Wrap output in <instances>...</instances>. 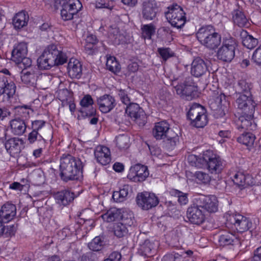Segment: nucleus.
<instances>
[{"instance_id": "58836bf2", "label": "nucleus", "mask_w": 261, "mask_h": 261, "mask_svg": "<svg viewBox=\"0 0 261 261\" xmlns=\"http://www.w3.org/2000/svg\"><path fill=\"white\" fill-rule=\"evenodd\" d=\"M27 141L29 144L36 143L37 146L48 143L47 140L42 136L40 133H35L32 131L28 134Z\"/></svg>"}, {"instance_id": "4be33fe9", "label": "nucleus", "mask_w": 261, "mask_h": 261, "mask_svg": "<svg viewBox=\"0 0 261 261\" xmlns=\"http://www.w3.org/2000/svg\"><path fill=\"white\" fill-rule=\"evenodd\" d=\"M158 7L155 0H145L142 3V15L146 20H153L156 15Z\"/></svg>"}, {"instance_id": "393cba45", "label": "nucleus", "mask_w": 261, "mask_h": 261, "mask_svg": "<svg viewBox=\"0 0 261 261\" xmlns=\"http://www.w3.org/2000/svg\"><path fill=\"white\" fill-rule=\"evenodd\" d=\"M16 215V206L10 202L3 204L0 210V219L4 223H9Z\"/></svg>"}, {"instance_id": "b1692460", "label": "nucleus", "mask_w": 261, "mask_h": 261, "mask_svg": "<svg viewBox=\"0 0 261 261\" xmlns=\"http://www.w3.org/2000/svg\"><path fill=\"white\" fill-rule=\"evenodd\" d=\"M94 156L97 162L103 166L108 165L111 161L110 150L105 146H97L94 150Z\"/></svg>"}, {"instance_id": "c03bdc74", "label": "nucleus", "mask_w": 261, "mask_h": 261, "mask_svg": "<svg viewBox=\"0 0 261 261\" xmlns=\"http://www.w3.org/2000/svg\"><path fill=\"white\" fill-rule=\"evenodd\" d=\"M114 235L118 238H123L128 236L130 231L127 227L120 222L115 223L113 228Z\"/></svg>"}, {"instance_id": "9d476101", "label": "nucleus", "mask_w": 261, "mask_h": 261, "mask_svg": "<svg viewBox=\"0 0 261 261\" xmlns=\"http://www.w3.org/2000/svg\"><path fill=\"white\" fill-rule=\"evenodd\" d=\"M60 5L62 7L61 16L64 21L73 19L83 7L79 0H68Z\"/></svg>"}, {"instance_id": "4d7b16f0", "label": "nucleus", "mask_w": 261, "mask_h": 261, "mask_svg": "<svg viewBox=\"0 0 261 261\" xmlns=\"http://www.w3.org/2000/svg\"><path fill=\"white\" fill-rule=\"evenodd\" d=\"M203 156V153L200 154L199 155L191 154L188 156V160L192 166H195L199 168H203V163L202 161L200 160L202 159Z\"/></svg>"}, {"instance_id": "37998d69", "label": "nucleus", "mask_w": 261, "mask_h": 261, "mask_svg": "<svg viewBox=\"0 0 261 261\" xmlns=\"http://www.w3.org/2000/svg\"><path fill=\"white\" fill-rule=\"evenodd\" d=\"M122 214L120 210L112 208L102 215V218L108 222H111L120 219Z\"/></svg>"}, {"instance_id": "bf43d9fd", "label": "nucleus", "mask_w": 261, "mask_h": 261, "mask_svg": "<svg viewBox=\"0 0 261 261\" xmlns=\"http://www.w3.org/2000/svg\"><path fill=\"white\" fill-rule=\"evenodd\" d=\"M79 261H99L97 253L89 251L82 254L78 259Z\"/></svg>"}, {"instance_id": "7c9ffc66", "label": "nucleus", "mask_w": 261, "mask_h": 261, "mask_svg": "<svg viewBox=\"0 0 261 261\" xmlns=\"http://www.w3.org/2000/svg\"><path fill=\"white\" fill-rule=\"evenodd\" d=\"M11 133L16 136H21L25 132L27 124L24 120L19 117L11 120L10 122Z\"/></svg>"}, {"instance_id": "6e6552de", "label": "nucleus", "mask_w": 261, "mask_h": 261, "mask_svg": "<svg viewBox=\"0 0 261 261\" xmlns=\"http://www.w3.org/2000/svg\"><path fill=\"white\" fill-rule=\"evenodd\" d=\"M173 91L177 94L191 100L198 95L197 86L190 84V83H169Z\"/></svg>"}, {"instance_id": "e433bc0d", "label": "nucleus", "mask_w": 261, "mask_h": 261, "mask_svg": "<svg viewBox=\"0 0 261 261\" xmlns=\"http://www.w3.org/2000/svg\"><path fill=\"white\" fill-rule=\"evenodd\" d=\"M63 83H59L58 88L56 91L57 97L62 104L72 98V93L66 88L63 87L62 85Z\"/></svg>"}, {"instance_id": "79ce46f5", "label": "nucleus", "mask_w": 261, "mask_h": 261, "mask_svg": "<svg viewBox=\"0 0 261 261\" xmlns=\"http://www.w3.org/2000/svg\"><path fill=\"white\" fill-rule=\"evenodd\" d=\"M169 194L171 196L177 198V201L180 205H186L189 202L188 193L175 189H172L170 190Z\"/></svg>"}, {"instance_id": "49530a36", "label": "nucleus", "mask_w": 261, "mask_h": 261, "mask_svg": "<svg viewBox=\"0 0 261 261\" xmlns=\"http://www.w3.org/2000/svg\"><path fill=\"white\" fill-rule=\"evenodd\" d=\"M255 139V135L252 133L244 132L237 138V141L246 146H251L253 145Z\"/></svg>"}, {"instance_id": "774afa93", "label": "nucleus", "mask_w": 261, "mask_h": 261, "mask_svg": "<svg viewBox=\"0 0 261 261\" xmlns=\"http://www.w3.org/2000/svg\"><path fill=\"white\" fill-rule=\"evenodd\" d=\"M122 258L121 254L118 251L112 252L107 258L102 261H120Z\"/></svg>"}, {"instance_id": "680f3d73", "label": "nucleus", "mask_w": 261, "mask_h": 261, "mask_svg": "<svg viewBox=\"0 0 261 261\" xmlns=\"http://www.w3.org/2000/svg\"><path fill=\"white\" fill-rule=\"evenodd\" d=\"M252 88V83H237V88L240 92L246 93L249 95Z\"/></svg>"}, {"instance_id": "a878e982", "label": "nucleus", "mask_w": 261, "mask_h": 261, "mask_svg": "<svg viewBox=\"0 0 261 261\" xmlns=\"http://www.w3.org/2000/svg\"><path fill=\"white\" fill-rule=\"evenodd\" d=\"M172 130L167 121H161L155 123L152 129V134L156 140H162L169 134V131Z\"/></svg>"}, {"instance_id": "5fc2aeb1", "label": "nucleus", "mask_w": 261, "mask_h": 261, "mask_svg": "<svg viewBox=\"0 0 261 261\" xmlns=\"http://www.w3.org/2000/svg\"><path fill=\"white\" fill-rule=\"evenodd\" d=\"M38 67L41 69H49L55 65L49 61V59L46 58L42 53L41 55L37 59Z\"/></svg>"}, {"instance_id": "39448f33", "label": "nucleus", "mask_w": 261, "mask_h": 261, "mask_svg": "<svg viewBox=\"0 0 261 261\" xmlns=\"http://www.w3.org/2000/svg\"><path fill=\"white\" fill-rule=\"evenodd\" d=\"M203 157L200 161L203 163V168H206L211 174H218L222 171L225 163L223 160L215 153L213 151L206 150L203 152Z\"/></svg>"}, {"instance_id": "423d86ee", "label": "nucleus", "mask_w": 261, "mask_h": 261, "mask_svg": "<svg viewBox=\"0 0 261 261\" xmlns=\"http://www.w3.org/2000/svg\"><path fill=\"white\" fill-rule=\"evenodd\" d=\"M226 226L235 229L238 232L242 233L252 228V223L249 218L239 213H232L226 216Z\"/></svg>"}, {"instance_id": "13d9d810", "label": "nucleus", "mask_w": 261, "mask_h": 261, "mask_svg": "<svg viewBox=\"0 0 261 261\" xmlns=\"http://www.w3.org/2000/svg\"><path fill=\"white\" fill-rule=\"evenodd\" d=\"M109 33L110 39L116 43H119L123 39V36L120 33L119 29L117 28L111 29Z\"/></svg>"}, {"instance_id": "0e129e2a", "label": "nucleus", "mask_w": 261, "mask_h": 261, "mask_svg": "<svg viewBox=\"0 0 261 261\" xmlns=\"http://www.w3.org/2000/svg\"><path fill=\"white\" fill-rule=\"evenodd\" d=\"M93 100L91 95L87 94L85 95L80 102L81 108H87L93 106Z\"/></svg>"}, {"instance_id": "c9c22d12", "label": "nucleus", "mask_w": 261, "mask_h": 261, "mask_svg": "<svg viewBox=\"0 0 261 261\" xmlns=\"http://www.w3.org/2000/svg\"><path fill=\"white\" fill-rule=\"evenodd\" d=\"M234 24L240 28L246 27L248 24V20L244 13L239 10H234L232 13Z\"/></svg>"}, {"instance_id": "09e8293b", "label": "nucleus", "mask_w": 261, "mask_h": 261, "mask_svg": "<svg viewBox=\"0 0 261 261\" xmlns=\"http://www.w3.org/2000/svg\"><path fill=\"white\" fill-rule=\"evenodd\" d=\"M120 219L121 221L119 222L123 224L124 226L127 227L131 231L135 223V220L132 214L126 212H123Z\"/></svg>"}, {"instance_id": "f03ea898", "label": "nucleus", "mask_w": 261, "mask_h": 261, "mask_svg": "<svg viewBox=\"0 0 261 261\" xmlns=\"http://www.w3.org/2000/svg\"><path fill=\"white\" fill-rule=\"evenodd\" d=\"M196 36L200 44L210 50L218 48L222 42L221 35L212 25L201 27L196 32Z\"/></svg>"}, {"instance_id": "412c9836", "label": "nucleus", "mask_w": 261, "mask_h": 261, "mask_svg": "<svg viewBox=\"0 0 261 261\" xmlns=\"http://www.w3.org/2000/svg\"><path fill=\"white\" fill-rule=\"evenodd\" d=\"M97 103L99 110L103 113L110 112L116 105L114 97L109 94H105L97 98Z\"/></svg>"}, {"instance_id": "2f4dec72", "label": "nucleus", "mask_w": 261, "mask_h": 261, "mask_svg": "<svg viewBox=\"0 0 261 261\" xmlns=\"http://www.w3.org/2000/svg\"><path fill=\"white\" fill-rule=\"evenodd\" d=\"M163 140V147L169 151L173 150L179 143V136L173 130L169 131V134Z\"/></svg>"}, {"instance_id": "72a5a7b5", "label": "nucleus", "mask_w": 261, "mask_h": 261, "mask_svg": "<svg viewBox=\"0 0 261 261\" xmlns=\"http://www.w3.org/2000/svg\"><path fill=\"white\" fill-rule=\"evenodd\" d=\"M29 20L28 13L24 11L16 14L13 18V24L15 29H20L26 26Z\"/></svg>"}, {"instance_id": "cd10ccee", "label": "nucleus", "mask_w": 261, "mask_h": 261, "mask_svg": "<svg viewBox=\"0 0 261 261\" xmlns=\"http://www.w3.org/2000/svg\"><path fill=\"white\" fill-rule=\"evenodd\" d=\"M74 198V193L68 190H62L55 194V198L57 202L59 204L64 206L71 203Z\"/></svg>"}, {"instance_id": "2eb2a0df", "label": "nucleus", "mask_w": 261, "mask_h": 261, "mask_svg": "<svg viewBox=\"0 0 261 261\" xmlns=\"http://www.w3.org/2000/svg\"><path fill=\"white\" fill-rule=\"evenodd\" d=\"M5 147L10 156L15 158L19 155L24 148V141L22 139L17 137L6 139V133H5Z\"/></svg>"}, {"instance_id": "4468645a", "label": "nucleus", "mask_w": 261, "mask_h": 261, "mask_svg": "<svg viewBox=\"0 0 261 261\" xmlns=\"http://www.w3.org/2000/svg\"><path fill=\"white\" fill-rule=\"evenodd\" d=\"M149 174L147 166L137 164L130 168L127 178L134 182H142L148 177Z\"/></svg>"}, {"instance_id": "5701e85b", "label": "nucleus", "mask_w": 261, "mask_h": 261, "mask_svg": "<svg viewBox=\"0 0 261 261\" xmlns=\"http://www.w3.org/2000/svg\"><path fill=\"white\" fill-rule=\"evenodd\" d=\"M229 175L233 183L241 189L245 188L250 184L249 181L250 177L249 175H245L242 172L236 171L233 168H231L229 170Z\"/></svg>"}, {"instance_id": "6e6d98bb", "label": "nucleus", "mask_w": 261, "mask_h": 261, "mask_svg": "<svg viewBox=\"0 0 261 261\" xmlns=\"http://www.w3.org/2000/svg\"><path fill=\"white\" fill-rule=\"evenodd\" d=\"M158 53L163 61L165 62L175 56V53L169 47H159L158 48Z\"/></svg>"}, {"instance_id": "4c0bfd02", "label": "nucleus", "mask_w": 261, "mask_h": 261, "mask_svg": "<svg viewBox=\"0 0 261 261\" xmlns=\"http://www.w3.org/2000/svg\"><path fill=\"white\" fill-rule=\"evenodd\" d=\"M157 38L162 41L170 42L173 40L172 31L167 27H161L157 31Z\"/></svg>"}, {"instance_id": "f257e3e1", "label": "nucleus", "mask_w": 261, "mask_h": 261, "mask_svg": "<svg viewBox=\"0 0 261 261\" xmlns=\"http://www.w3.org/2000/svg\"><path fill=\"white\" fill-rule=\"evenodd\" d=\"M84 164L80 159L63 154L60 159V176L64 182L80 180L83 178Z\"/></svg>"}, {"instance_id": "dca6fc26", "label": "nucleus", "mask_w": 261, "mask_h": 261, "mask_svg": "<svg viewBox=\"0 0 261 261\" xmlns=\"http://www.w3.org/2000/svg\"><path fill=\"white\" fill-rule=\"evenodd\" d=\"M125 113L139 125H144L146 122V117L142 108L136 103H132L126 106Z\"/></svg>"}, {"instance_id": "864d4df0", "label": "nucleus", "mask_w": 261, "mask_h": 261, "mask_svg": "<svg viewBox=\"0 0 261 261\" xmlns=\"http://www.w3.org/2000/svg\"><path fill=\"white\" fill-rule=\"evenodd\" d=\"M194 177L197 183L199 184H207L211 181L210 175L202 171H198L195 172L194 174Z\"/></svg>"}, {"instance_id": "f3484780", "label": "nucleus", "mask_w": 261, "mask_h": 261, "mask_svg": "<svg viewBox=\"0 0 261 261\" xmlns=\"http://www.w3.org/2000/svg\"><path fill=\"white\" fill-rule=\"evenodd\" d=\"M187 217L191 223L197 225L201 224L205 221L204 212L197 206L195 202L193 205L187 209Z\"/></svg>"}, {"instance_id": "f8f14e48", "label": "nucleus", "mask_w": 261, "mask_h": 261, "mask_svg": "<svg viewBox=\"0 0 261 261\" xmlns=\"http://www.w3.org/2000/svg\"><path fill=\"white\" fill-rule=\"evenodd\" d=\"M43 53L49 61L55 66L62 65L67 61L66 55L60 50L57 45L50 44L44 50Z\"/></svg>"}, {"instance_id": "a19ab883", "label": "nucleus", "mask_w": 261, "mask_h": 261, "mask_svg": "<svg viewBox=\"0 0 261 261\" xmlns=\"http://www.w3.org/2000/svg\"><path fill=\"white\" fill-rule=\"evenodd\" d=\"M129 187L128 185H125L120 189L118 191L113 192L112 198L114 201L121 202L124 201L128 195Z\"/></svg>"}, {"instance_id": "20e7f679", "label": "nucleus", "mask_w": 261, "mask_h": 261, "mask_svg": "<svg viewBox=\"0 0 261 261\" xmlns=\"http://www.w3.org/2000/svg\"><path fill=\"white\" fill-rule=\"evenodd\" d=\"M190 124L196 128H203L208 122L206 110L199 103L193 104L187 113Z\"/></svg>"}, {"instance_id": "e2e57ef3", "label": "nucleus", "mask_w": 261, "mask_h": 261, "mask_svg": "<svg viewBox=\"0 0 261 261\" xmlns=\"http://www.w3.org/2000/svg\"><path fill=\"white\" fill-rule=\"evenodd\" d=\"M5 84V94L9 98L12 97L16 92V86L14 83H4Z\"/></svg>"}, {"instance_id": "ea45409f", "label": "nucleus", "mask_w": 261, "mask_h": 261, "mask_svg": "<svg viewBox=\"0 0 261 261\" xmlns=\"http://www.w3.org/2000/svg\"><path fill=\"white\" fill-rule=\"evenodd\" d=\"M105 245L103 238L100 236H97L88 243V247L92 252H99L102 250Z\"/></svg>"}, {"instance_id": "7ed1b4c3", "label": "nucleus", "mask_w": 261, "mask_h": 261, "mask_svg": "<svg viewBox=\"0 0 261 261\" xmlns=\"http://www.w3.org/2000/svg\"><path fill=\"white\" fill-rule=\"evenodd\" d=\"M238 47L237 40L228 36L222 38L221 46L218 47L216 57L218 60L225 63H230L235 56V51Z\"/></svg>"}, {"instance_id": "bb28decb", "label": "nucleus", "mask_w": 261, "mask_h": 261, "mask_svg": "<svg viewBox=\"0 0 261 261\" xmlns=\"http://www.w3.org/2000/svg\"><path fill=\"white\" fill-rule=\"evenodd\" d=\"M218 242L221 246H233L240 244V240L238 233L226 231L219 236Z\"/></svg>"}, {"instance_id": "ddd939ff", "label": "nucleus", "mask_w": 261, "mask_h": 261, "mask_svg": "<svg viewBox=\"0 0 261 261\" xmlns=\"http://www.w3.org/2000/svg\"><path fill=\"white\" fill-rule=\"evenodd\" d=\"M256 106L251 93L240 94L236 100L235 107L240 114L254 112Z\"/></svg>"}, {"instance_id": "052dcab7", "label": "nucleus", "mask_w": 261, "mask_h": 261, "mask_svg": "<svg viewBox=\"0 0 261 261\" xmlns=\"http://www.w3.org/2000/svg\"><path fill=\"white\" fill-rule=\"evenodd\" d=\"M45 124L46 122L43 120L32 121L31 127H29V129H31V131L35 133H39V131L45 126Z\"/></svg>"}, {"instance_id": "f704fd0d", "label": "nucleus", "mask_w": 261, "mask_h": 261, "mask_svg": "<svg viewBox=\"0 0 261 261\" xmlns=\"http://www.w3.org/2000/svg\"><path fill=\"white\" fill-rule=\"evenodd\" d=\"M154 245L149 240H145L143 243H140L138 249V253L144 257H150L152 255V250Z\"/></svg>"}, {"instance_id": "a211bd4d", "label": "nucleus", "mask_w": 261, "mask_h": 261, "mask_svg": "<svg viewBox=\"0 0 261 261\" xmlns=\"http://www.w3.org/2000/svg\"><path fill=\"white\" fill-rule=\"evenodd\" d=\"M223 101L226 102L225 96L222 93L209 101V107L216 118L222 117L225 115L224 104L222 103Z\"/></svg>"}, {"instance_id": "c85d7f7f", "label": "nucleus", "mask_w": 261, "mask_h": 261, "mask_svg": "<svg viewBox=\"0 0 261 261\" xmlns=\"http://www.w3.org/2000/svg\"><path fill=\"white\" fill-rule=\"evenodd\" d=\"M68 73L71 79H79L82 75V65L77 59L71 58L68 63Z\"/></svg>"}, {"instance_id": "a18cd8bd", "label": "nucleus", "mask_w": 261, "mask_h": 261, "mask_svg": "<svg viewBox=\"0 0 261 261\" xmlns=\"http://www.w3.org/2000/svg\"><path fill=\"white\" fill-rule=\"evenodd\" d=\"M18 227V225L17 223L4 225V228L2 233V237L11 238L15 237L17 231Z\"/></svg>"}, {"instance_id": "69168bd1", "label": "nucleus", "mask_w": 261, "mask_h": 261, "mask_svg": "<svg viewBox=\"0 0 261 261\" xmlns=\"http://www.w3.org/2000/svg\"><path fill=\"white\" fill-rule=\"evenodd\" d=\"M118 95L121 101L126 106L132 104L130 98L128 96L127 93L125 90L120 89L118 92Z\"/></svg>"}, {"instance_id": "0eeeda50", "label": "nucleus", "mask_w": 261, "mask_h": 261, "mask_svg": "<svg viewBox=\"0 0 261 261\" xmlns=\"http://www.w3.org/2000/svg\"><path fill=\"white\" fill-rule=\"evenodd\" d=\"M165 16L171 25L177 29L182 28L186 21V13L179 5L175 4L168 7Z\"/></svg>"}, {"instance_id": "aec40b11", "label": "nucleus", "mask_w": 261, "mask_h": 261, "mask_svg": "<svg viewBox=\"0 0 261 261\" xmlns=\"http://www.w3.org/2000/svg\"><path fill=\"white\" fill-rule=\"evenodd\" d=\"M254 112L240 114L238 122V128L247 130H255L257 127L254 120Z\"/></svg>"}, {"instance_id": "6ab92c4d", "label": "nucleus", "mask_w": 261, "mask_h": 261, "mask_svg": "<svg viewBox=\"0 0 261 261\" xmlns=\"http://www.w3.org/2000/svg\"><path fill=\"white\" fill-rule=\"evenodd\" d=\"M233 35L236 37H240L243 45L248 49H253L258 44V39L249 35L246 30L242 29H237Z\"/></svg>"}, {"instance_id": "473e14b6", "label": "nucleus", "mask_w": 261, "mask_h": 261, "mask_svg": "<svg viewBox=\"0 0 261 261\" xmlns=\"http://www.w3.org/2000/svg\"><path fill=\"white\" fill-rule=\"evenodd\" d=\"M28 53L27 45L24 42L18 44L12 51V60L15 63H20L22 58L26 56Z\"/></svg>"}, {"instance_id": "8fccbe9b", "label": "nucleus", "mask_w": 261, "mask_h": 261, "mask_svg": "<svg viewBox=\"0 0 261 261\" xmlns=\"http://www.w3.org/2000/svg\"><path fill=\"white\" fill-rule=\"evenodd\" d=\"M106 67L109 71L116 73L119 72L120 70V66L116 58L113 56H110L107 58Z\"/></svg>"}, {"instance_id": "338daca9", "label": "nucleus", "mask_w": 261, "mask_h": 261, "mask_svg": "<svg viewBox=\"0 0 261 261\" xmlns=\"http://www.w3.org/2000/svg\"><path fill=\"white\" fill-rule=\"evenodd\" d=\"M252 60L257 65H261V44L255 50Z\"/></svg>"}, {"instance_id": "9b49d317", "label": "nucleus", "mask_w": 261, "mask_h": 261, "mask_svg": "<svg viewBox=\"0 0 261 261\" xmlns=\"http://www.w3.org/2000/svg\"><path fill=\"white\" fill-rule=\"evenodd\" d=\"M197 206L210 213H215L218 210V201L217 197L212 195H200L195 198Z\"/></svg>"}, {"instance_id": "c756f323", "label": "nucleus", "mask_w": 261, "mask_h": 261, "mask_svg": "<svg viewBox=\"0 0 261 261\" xmlns=\"http://www.w3.org/2000/svg\"><path fill=\"white\" fill-rule=\"evenodd\" d=\"M207 71V66L204 61L200 58H195L191 64V74L195 77H200Z\"/></svg>"}, {"instance_id": "603ef678", "label": "nucleus", "mask_w": 261, "mask_h": 261, "mask_svg": "<svg viewBox=\"0 0 261 261\" xmlns=\"http://www.w3.org/2000/svg\"><path fill=\"white\" fill-rule=\"evenodd\" d=\"M116 143L120 150H125L129 146V138L126 135H120L116 137Z\"/></svg>"}, {"instance_id": "3c124183", "label": "nucleus", "mask_w": 261, "mask_h": 261, "mask_svg": "<svg viewBox=\"0 0 261 261\" xmlns=\"http://www.w3.org/2000/svg\"><path fill=\"white\" fill-rule=\"evenodd\" d=\"M142 36L145 39H151V37L154 34L155 27L152 23L143 25L141 27Z\"/></svg>"}, {"instance_id": "de8ad7c7", "label": "nucleus", "mask_w": 261, "mask_h": 261, "mask_svg": "<svg viewBox=\"0 0 261 261\" xmlns=\"http://www.w3.org/2000/svg\"><path fill=\"white\" fill-rule=\"evenodd\" d=\"M78 112L80 113V115L77 116L79 120L90 118L95 116L96 114V110L93 106L87 108H81L78 110Z\"/></svg>"}, {"instance_id": "1a4fd4ad", "label": "nucleus", "mask_w": 261, "mask_h": 261, "mask_svg": "<svg viewBox=\"0 0 261 261\" xmlns=\"http://www.w3.org/2000/svg\"><path fill=\"white\" fill-rule=\"evenodd\" d=\"M136 200L138 206L145 211L155 207L160 201L158 197L154 193L146 191L139 193Z\"/></svg>"}]
</instances>
